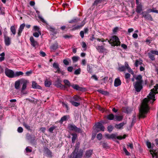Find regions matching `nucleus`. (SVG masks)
Here are the masks:
<instances>
[{"instance_id":"28","label":"nucleus","mask_w":158,"mask_h":158,"mask_svg":"<svg viewBox=\"0 0 158 158\" xmlns=\"http://www.w3.org/2000/svg\"><path fill=\"white\" fill-rule=\"evenodd\" d=\"M85 23L84 22H82V24L80 25H77L76 26L74 27L73 29V30H74L77 29H78L82 27L85 24Z\"/></svg>"},{"instance_id":"43","label":"nucleus","mask_w":158,"mask_h":158,"mask_svg":"<svg viewBox=\"0 0 158 158\" xmlns=\"http://www.w3.org/2000/svg\"><path fill=\"white\" fill-rule=\"evenodd\" d=\"M123 150L126 155L129 156L130 155V153L128 152L125 147H123Z\"/></svg>"},{"instance_id":"23","label":"nucleus","mask_w":158,"mask_h":158,"mask_svg":"<svg viewBox=\"0 0 158 158\" xmlns=\"http://www.w3.org/2000/svg\"><path fill=\"white\" fill-rule=\"evenodd\" d=\"M45 152L48 157H52V153L51 151L48 148H46L45 149Z\"/></svg>"},{"instance_id":"52","label":"nucleus","mask_w":158,"mask_h":158,"mask_svg":"<svg viewBox=\"0 0 158 158\" xmlns=\"http://www.w3.org/2000/svg\"><path fill=\"white\" fill-rule=\"evenodd\" d=\"M39 33L38 32H35L33 33V35L35 37H38L39 36Z\"/></svg>"},{"instance_id":"17","label":"nucleus","mask_w":158,"mask_h":158,"mask_svg":"<svg viewBox=\"0 0 158 158\" xmlns=\"http://www.w3.org/2000/svg\"><path fill=\"white\" fill-rule=\"evenodd\" d=\"M121 81L118 78L115 79L114 82V86L115 87H117L121 85Z\"/></svg>"},{"instance_id":"31","label":"nucleus","mask_w":158,"mask_h":158,"mask_svg":"<svg viewBox=\"0 0 158 158\" xmlns=\"http://www.w3.org/2000/svg\"><path fill=\"white\" fill-rule=\"evenodd\" d=\"M105 0H95L93 4V5H97L98 4L103 2Z\"/></svg>"},{"instance_id":"57","label":"nucleus","mask_w":158,"mask_h":158,"mask_svg":"<svg viewBox=\"0 0 158 158\" xmlns=\"http://www.w3.org/2000/svg\"><path fill=\"white\" fill-rule=\"evenodd\" d=\"M23 131V128L21 127H19L18 129V131L19 132H22Z\"/></svg>"},{"instance_id":"7","label":"nucleus","mask_w":158,"mask_h":158,"mask_svg":"<svg viewBox=\"0 0 158 158\" xmlns=\"http://www.w3.org/2000/svg\"><path fill=\"white\" fill-rule=\"evenodd\" d=\"M61 81L59 78L55 82L54 85L58 88H60L61 89H64L65 86L61 84Z\"/></svg>"},{"instance_id":"35","label":"nucleus","mask_w":158,"mask_h":158,"mask_svg":"<svg viewBox=\"0 0 158 158\" xmlns=\"http://www.w3.org/2000/svg\"><path fill=\"white\" fill-rule=\"evenodd\" d=\"M70 102L73 106H78L80 105V103L74 102V101H71Z\"/></svg>"},{"instance_id":"46","label":"nucleus","mask_w":158,"mask_h":158,"mask_svg":"<svg viewBox=\"0 0 158 158\" xmlns=\"http://www.w3.org/2000/svg\"><path fill=\"white\" fill-rule=\"evenodd\" d=\"M79 57L77 56H74L72 57V59L73 61L76 62L78 60Z\"/></svg>"},{"instance_id":"41","label":"nucleus","mask_w":158,"mask_h":158,"mask_svg":"<svg viewBox=\"0 0 158 158\" xmlns=\"http://www.w3.org/2000/svg\"><path fill=\"white\" fill-rule=\"evenodd\" d=\"M23 72L21 71L16 72L15 74V77L19 76L20 75H22L23 74Z\"/></svg>"},{"instance_id":"22","label":"nucleus","mask_w":158,"mask_h":158,"mask_svg":"<svg viewBox=\"0 0 158 158\" xmlns=\"http://www.w3.org/2000/svg\"><path fill=\"white\" fill-rule=\"evenodd\" d=\"M142 10V6L140 4H138L136 8V11L138 13H140Z\"/></svg>"},{"instance_id":"8","label":"nucleus","mask_w":158,"mask_h":158,"mask_svg":"<svg viewBox=\"0 0 158 158\" xmlns=\"http://www.w3.org/2000/svg\"><path fill=\"white\" fill-rule=\"evenodd\" d=\"M143 17H144V18L147 20H150L151 21H152L153 19L152 17V16L148 14V13L146 11L143 12L142 13Z\"/></svg>"},{"instance_id":"39","label":"nucleus","mask_w":158,"mask_h":158,"mask_svg":"<svg viewBox=\"0 0 158 158\" xmlns=\"http://www.w3.org/2000/svg\"><path fill=\"white\" fill-rule=\"evenodd\" d=\"M58 48V44H55L53 45L51 47L52 50H55Z\"/></svg>"},{"instance_id":"58","label":"nucleus","mask_w":158,"mask_h":158,"mask_svg":"<svg viewBox=\"0 0 158 158\" xmlns=\"http://www.w3.org/2000/svg\"><path fill=\"white\" fill-rule=\"evenodd\" d=\"M65 39L69 38H71L72 37V36L71 35H64L63 36Z\"/></svg>"},{"instance_id":"32","label":"nucleus","mask_w":158,"mask_h":158,"mask_svg":"<svg viewBox=\"0 0 158 158\" xmlns=\"http://www.w3.org/2000/svg\"><path fill=\"white\" fill-rule=\"evenodd\" d=\"M92 151L91 150H89L86 151L85 153V156L86 157H90L92 154Z\"/></svg>"},{"instance_id":"61","label":"nucleus","mask_w":158,"mask_h":158,"mask_svg":"<svg viewBox=\"0 0 158 158\" xmlns=\"http://www.w3.org/2000/svg\"><path fill=\"white\" fill-rule=\"evenodd\" d=\"M84 31H81L80 32V35L82 38H83L84 37Z\"/></svg>"},{"instance_id":"1","label":"nucleus","mask_w":158,"mask_h":158,"mask_svg":"<svg viewBox=\"0 0 158 158\" xmlns=\"http://www.w3.org/2000/svg\"><path fill=\"white\" fill-rule=\"evenodd\" d=\"M158 84H156L154 88L151 90L148 98H145L143 100L139 110V118H144L146 117V114L150 109L148 103L151 100H152V103L156 100L155 99V95L158 93Z\"/></svg>"},{"instance_id":"34","label":"nucleus","mask_w":158,"mask_h":158,"mask_svg":"<svg viewBox=\"0 0 158 158\" xmlns=\"http://www.w3.org/2000/svg\"><path fill=\"white\" fill-rule=\"evenodd\" d=\"M10 31L14 35L16 34V28L14 26H12L10 27Z\"/></svg>"},{"instance_id":"56","label":"nucleus","mask_w":158,"mask_h":158,"mask_svg":"<svg viewBox=\"0 0 158 158\" xmlns=\"http://www.w3.org/2000/svg\"><path fill=\"white\" fill-rule=\"evenodd\" d=\"M62 105L64 107L65 106V108L67 109V110H69V107L67 104L65 103L64 102H62Z\"/></svg>"},{"instance_id":"4","label":"nucleus","mask_w":158,"mask_h":158,"mask_svg":"<svg viewBox=\"0 0 158 158\" xmlns=\"http://www.w3.org/2000/svg\"><path fill=\"white\" fill-rule=\"evenodd\" d=\"M149 57L152 61L155 60V58L154 55H158V51L151 50L148 53Z\"/></svg>"},{"instance_id":"11","label":"nucleus","mask_w":158,"mask_h":158,"mask_svg":"<svg viewBox=\"0 0 158 158\" xmlns=\"http://www.w3.org/2000/svg\"><path fill=\"white\" fill-rule=\"evenodd\" d=\"M23 79L19 80L16 81L15 84V87L16 89H19L20 88V85L22 84Z\"/></svg>"},{"instance_id":"9","label":"nucleus","mask_w":158,"mask_h":158,"mask_svg":"<svg viewBox=\"0 0 158 158\" xmlns=\"http://www.w3.org/2000/svg\"><path fill=\"white\" fill-rule=\"evenodd\" d=\"M4 39L5 45L7 46H9L11 44V39L8 36L5 35H4Z\"/></svg>"},{"instance_id":"16","label":"nucleus","mask_w":158,"mask_h":158,"mask_svg":"<svg viewBox=\"0 0 158 158\" xmlns=\"http://www.w3.org/2000/svg\"><path fill=\"white\" fill-rule=\"evenodd\" d=\"M69 118V115H64L62 117L60 120L59 121V122L62 124L64 121L67 120Z\"/></svg>"},{"instance_id":"48","label":"nucleus","mask_w":158,"mask_h":158,"mask_svg":"<svg viewBox=\"0 0 158 158\" xmlns=\"http://www.w3.org/2000/svg\"><path fill=\"white\" fill-rule=\"evenodd\" d=\"M102 137V135L101 133L98 134L97 136V138L99 140H100Z\"/></svg>"},{"instance_id":"40","label":"nucleus","mask_w":158,"mask_h":158,"mask_svg":"<svg viewBox=\"0 0 158 158\" xmlns=\"http://www.w3.org/2000/svg\"><path fill=\"white\" fill-rule=\"evenodd\" d=\"M142 64V62L137 60H136L135 63V67H137L139 65H140Z\"/></svg>"},{"instance_id":"36","label":"nucleus","mask_w":158,"mask_h":158,"mask_svg":"<svg viewBox=\"0 0 158 158\" xmlns=\"http://www.w3.org/2000/svg\"><path fill=\"white\" fill-rule=\"evenodd\" d=\"M51 84L52 83L50 81L46 80L45 81V85L46 87H49Z\"/></svg>"},{"instance_id":"29","label":"nucleus","mask_w":158,"mask_h":158,"mask_svg":"<svg viewBox=\"0 0 158 158\" xmlns=\"http://www.w3.org/2000/svg\"><path fill=\"white\" fill-rule=\"evenodd\" d=\"M32 86L33 88L36 89H40V87L35 81L32 82Z\"/></svg>"},{"instance_id":"2","label":"nucleus","mask_w":158,"mask_h":158,"mask_svg":"<svg viewBox=\"0 0 158 158\" xmlns=\"http://www.w3.org/2000/svg\"><path fill=\"white\" fill-rule=\"evenodd\" d=\"M135 78L136 81L133 83L134 88L137 92H139L143 88V81L142 80V76L139 75Z\"/></svg>"},{"instance_id":"6","label":"nucleus","mask_w":158,"mask_h":158,"mask_svg":"<svg viewBox=\"0 0 158 158\" xmlns=\"http://www.w3.org/2000/svg\"><path fill=\"white\" fill-rule=\"evenodd\" d=\"M5 73L9 77L12 78L15 77V73L14 71L7 68H6L5 69Z\"/></svg>"},{"instance_id":"18","label":"nucleus","mask_w":158,"mask_h":158,"mask_svg":"<svg viewBox=\"0 0 158 158\" xmlns=\"http://www.w3.org/2000/svg\"><path fill=\"white\" fill-rule=\"evenodd\" d=\"M105 137L108 139H114L116 137V135L114 134L110 135L109 134H106L105 135Z\"/></svg>"},{"instance_id":"27","label":"nucleus","mask_w":158,"mask_h":158,"mask_svg":"<svg viewBox=\"0 0 158 158\" xmlns=\"http://www.w3.org/2000/svg\"><path fill=\"white\" fill-rule=\"evenodd\" d=\"M114 116L112 114H110L107 116V118L110 120H114Z\"/></svg>"},{"instance_id":"45","label":"nucleus","mask_w":158,"mask_h":158,"mask_svg":"<svg viewBox=\"0 0 158 158\" xmlns=\"http://www.w3.org/2000/svg\"><path fill=\"white\" fill-rule=\"evenodd\" d=\"M81 72V69L79 68L75 70L74 72V74L75 75H78L80 74Z\"/></svg>"},{"instance_id":"38","label":"nucleus","mask_w":158,"mask_h":158,"mask_svg":"<svg viewBox=\"0 0 158 158\" xmlns=\"http://www.w3.org/2000/svg\"><path fill=\"white\" fill-rule=\"evenodd\" d=\"M155 8H153L152 9H148L147 10V11L148 13H150L151 12H155L158 13V10H155Z\"/></svg>"},{"instance_id":"19","label":"nucleus","mask_w":158,"mask_h":158,"mask_svg":"<svg viewBox=\"0 0 158 158\" xmlns=\"http://www.w3.org/2000/svg\"><path fill=\"white\" fill-rule=\"evenodd\" d=\"M63 82L64 84V85L65 86V89L71 86L70 83L68 80L66 79L64 80Z\"/></svg>"},{"instance_id":"20","label":"nucleus","mask_w":158,"mask_h":158,"mask_svg":"<svg viewBox=\"0 0 158 158\" xmlns=\"http://www.w3.org/2000/svg\"><path fill=\"white\" fill-rule=\"evenodd\" d=\"M22 84H23L22 87V90H23L25 89L27 87V81L26 80L23 79Z\"/></svg>"},{"instance_id":"49","label":"nucleus","mask_w":158,"mask_h":158,"mask_svg":"<svg viewBox=\"0 0 158 158\" xmlns=\"http://www.w3.org/2000/svg\"><path fill=\"white\" fill-rule=\"evenodd\" d=\"M107 129L108 131L109 132H110L112 131L113 129V127L112 126L110 125L108 127Z\"/></svg>"},{"instance_id":"15","label":"nucleus","mask_w":158,"mask_h":158,"mask_svg":"<svg viewBox=\"0 0 158 158\" xmlns=\"http://www.w3.org/2000/svg\"><path fill=\"white\" fill-rule=\"evenodd\" d=\"M71 86L74 89L77 90L83 91L85 89L84 88L79 87V85H71Z\"/></svg>"},{"instance_id":"30","label":"nucleus","mask_w":158,"mask_h":158,"mask_svg":"<svg viewBox=\"0 0 158 158\" xmlns=\"http://www.w3.org/2000/svg\"><path fill=\"white\" fill-rule=\"evenodd\" d=\"M125 124V123H121L118 124H116L115 127V128L117 129H121Z\"/></svg>"},{"instance_id":"53","label":"nucleus","mask_w":158,"mask_h":158,"mask_svg":"<svg viewBox=\"0 0 158 158\" xmlns=\"http://www.w3.org/2000/svg\"><path fill=\"white\" fill-rule=\"evenodd\" d=\"M55 128V127H52L49 129V131L51 132H52L53 131Z\"/></svg>"},{"instance_id":"47","label":"nucleus","mask_w":158,"mask_h":158,"mask_svg":"<svg viewBox=\"0 0 158 158\" xmlns=\"http://www.w3.org/2000/svg\"><path fill=\"white\" fill-rule=\"evenodd\" d=\"M24 126L27 130H31L30 127L25 123L23 124Z\"/></svg>"},{"instance_id":"51","label":"nucleus","mask_w":158,"mask_h":158,"mask_svg":"<svg viewBox=\"0 0 158 158\" xmlns=\"http://www.w3.org/2000/svg\"><path fill=\"white\" fill-rule=\"evenodd\" d=\"M118 27H115L113 29V33L114 34H115V33L118 31Z\"/></svg>"},{"instance_id":"13","label":"nucleus","mask_w":158,"mask_h":158,"mask_svg":"<svg viewBox=\"0 0 158 158\" xmlns=\"http://www.w3.org/2000/svg\"><path fill=\"white\" fill-rule=\"evenodd\" d=\"M53 66L54 68L57 69L55 73H60L61 72L60 69L59 68V64L57 63H54L53 64Z\"/></svg>"},{"instance_id":"37","label":"nucleus","mask_w":158,"mask_h":158,"mask_svg":"<svg viewBox=\"0 0 158 158\" xmlns=\"http://www.w3.org/2000/svg\"><path fill=\"white\" fill-rule=\"evenodd\" d=\"M34 30L35 31H37L38 32L40 35L41 34V31L40 30V28L37 26H34Z\"/></svg>"},{"instance_id":"26","label":"nucleus","mask_w":158,"mask_h":158,"mask_svg":"<svg viewBox=\"0 0 158 158\" xmlns=\"http://www.w3.org/2000/svg\"><path fill=\"white\" fill-rule=\"evenodd\" d=\"M73 99L77 102H79L81 100V98L77 95H75L73 98Z\"/></svg>"},{"instance_id":"3","label":"nucleus","mask_w":158,"mask_h":158,"mask_svg":"<svg viewBox=\"0 0 158 158\" xmlns=\"http://www.w3.org/2000/svg\"><path fill=\"white\" fill-rule=\"evenodd\" d=\"M108 42L112 46H118L120 45V42L119 38L116 35L112 36V38L108 40Z\"/></svg>"},{"instance_id":"42","label":"nucleus","mask_w":158,"mask_h":158,"mask_svg":"<svg viewBox=\"0 0 158 158\" xmlns=\"http://www.w3.org/2000/svg\"><path fill=\"white\" fill-rule=\"evenodd\" d=\"M79 146H80V143H77L76 144L75 146V149L74 150L75 152H78V149L79 148Z\"/></svg>"},{"instance_id":"10","label":"nucleus","mask_w":158,"mask_h":158,"mask_svg":"<svg viewBox=\"0 0 158 158\" xmlns=\"http://www.w3.org/2000/svg\"><path fill=\"white\" fill-rule=\"evenodd\" d=\"M30 41L31 42V45L33 47H35L36 46L38 45V43L37 42L35 41L32 36L30 37Z\"/></svg>"},{"instance_id":"12","label":"nucleus","mask_w":158,"mask_h":158,"mask_svg":"<svg viewBox=\"0 0 158 158\" xmlns=\"http://www.w3.org/2000/svg\"><path fill=\"white\" fill-rule=\"evenodd\" d=\"M96 128L97 129H99L100 131H103L104 130V127L102 124L100 123H98L96 124Z\"/></svg>"},{"instance_id":"5","label":"nucleus","mask_w":158,"mask_h":158,"mask_svg":"<svg viewBox=\"0 0 158 158\" xmlns=\"http://www.w3.org/2000/svg\"><path fill=\"white\" fill-rule=\"evenodd\" d=\"M68 127V128L70 130L73 131L78 133H80L81 131L80 128L77 127L74 125L69 124V125Z\"/></svg>"},{"instance_id":"50","label":"nucleus","mask_w":158,"mask_h":158,"mask_svg":"<svg viewBox=\"0 0 158 158\" xmlns=\"http://www.w3.org/2000/svg\"><path fill=\"white\" fill-rule=\"evenodd\" d=\"M78 22L77 20L76 19H74L71 20L69 21V23H76Z\"/></svg>"},{"instance_id":"55","label":"nucleus","mask_w":158,"mask_h":158,"mask_svg":"<svg viewBox=\"0 0 158 158\" xmlns=\"http://www.w3.org/2000/svg\"><path fill=\"white\" fill-rule=\"evenodd\" d=\"M127 146L128 147H130L131 149H132L133 148V145L131 143H128L127 144Z\"/></svg>"},{"instance_id":"14","label":"nucleus","mask_w":158,"mask_h":158,"mask_svg":"<svg viewBox=\"0 0 158 158\" xmlns=\"http://www.w3.org/2000/svg\"><path fill=\"white\" fill-rule=\"evenodd\" d=\"M25 26V24L24 23L22 24L20 26L19 28L18 32V36H20L21 33H22L23 30V29Z\"/></svg>"},{"instance_id":"33","label":"nucleus","mask_w":158,"mask_h":158,"mask_svg":"<svg viewBox=\"0 0 158 158\" xmlns=\"http://www.w3.org/2000/svg\"><path fill=\"white\" fill-rule=\"evenodd\" d=\"M123 119V117L120 116H114V120L115 121H121Z\"/></svg>"},{"instance_id":"54","label":"nucleus","mask_w":158,"mask_h":158,"mask_svg":"<svg viewBox=\"0 0 158 158\" xmlns=\"http://www.w3.org/2000/svg\"><path fill=\"white\" fill-rule=\"evenodd\" d=\"M119 70L121 71H123L125 70L126 69V67L124 66H121L119 68Z\"/></svg>"},{"instance_id":"59","label":"nucleus","mask_w":158,"mask_h":158,"mask_svg":"<svg viewBox=\"0 0 158 158\" xmlns=\"http://www.w3.org/2000/svg\"><path fill=\"white\" fill-rule=\"evenodd\" d=\"M147 145L149 148H150L151 147V144L150 142H147L146 143Z\"/></svg>"},{"instance_id":"24","label":"nucleus","mask_w":158,"mask_h":158,"mask_svg":"<svg viewBox=\"0 0 158 158\" xmlns=\"http://www.w3.org/2000/svg\"><path fill=\"white\" fill-rule=\"evenodd\" d=\"M71 135L72 136V143H74L76 139L77 138V135L76 133H71Z\"/></svg>"},{"instance_id":"64","label":"nucleus","mask_w":158,"mask_h":158,"mask_svg":"<svg viewBox=\"0 0 158 158\" xmlns=\"http://www.w3.org/2000/svg\"><path fill=\"white\" fill-rule=\"evenodd\" d=\"M40 55L43 57L45 56L46 55L45 53L43 51H40Z\"/></svg>"},{"instance_id":"44","label":"nucleus","mask_w":158,"mask_h":158,"mask_svg":"<svg viewBox=\"0 0 158 158\" xmlns=\"http://www.w3.org/2000/svg\"><path fill=\"white\" fill-rule=\"evenodd\" d=\"M97 91L100 93L104 95H106L108 93L106 91H105L100 89H98L97 90Z\"/></svg>"},{"instance_id":"63","label":"nucleus","mask_w":158,"mask_h":158,"mask_svg":"<svg viewBox=\"0 0 158 158\" xmlns=\"http://www.w3.org/2000/svg\"><path fill=\"white\" fill-rule=\"evenodd\" d=\"M127 69L128 70V71L129 73H130L134 75V73L133 71L130 68Z\"/></svg>"},{"instance_id":"21","label":"nucleus","mask_w":158,"mask_h":158,"mask_svg":"<svg viewBox=\"0 0 158 158\" xmlns=\"http://www.w3.org/2000/svg\"><path fill=\"white\" fill-rule=\"evenodd\" d=\"M96 48L101 53H102L106 51V49L102 46H98Z\"/></svg>"},{"instance_id":"25","label":"nucleus","mask_w":158,"mask_h":158,"mask_svg":"<svg viewBox=\"0 0 158 158\" xmlns=\"http://www.w3.org/2000/svg\"><path fill=\"white\" fill-rule=\"evenodd\" d=\"M83 155V151L80 150L77 154L74 155V156L76 158H81Z\"/></svg>"},{"instance_id":"62","label":"nucleus","mask_w":158,"mask_h":158,"mask_svg":"<svg viewBox=\"0 0 158 158\" xmlns=\"http://www.w3.org/2000/svg\"><path fill=\"white\" fill-rule=\"evenodd\" d=\"M82 47L85 48V50L86 48V43L85 42H82Z\"/></svg>"},{"instance_id":"60","label":"nucleus","mask_w":158,"mask_h":158,"mask_svg":"<svg viewBox=\"0 0 158 158\" xmlns=\"http://www.w3.org/2000/svg\"><path fill=\"white\" fill-rule=\"evenodd\" d=\"M73 68L72 67L70 66L68 68V71L69 72H71L73 71Z\"/></svg>"}]
</instances>
